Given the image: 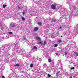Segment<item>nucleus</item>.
<instances>
[{"label":"nucleus","mask_w":78,"mask_h":78,"mask_svg":"<svg viewBox=\"0 0 78 78\" xmlns=\"http://www.w3.org/2000/svg\"><path fill=\"white\" fill-rule=\"evenodd\" d=\"M46 44H47V43L46 42V41H44L43 44L44 45H45Z\"/></svg>","instance_id":"12"},{"label":"nucleus","mask_w":78,"mask_h":78,"mask_svg":"<svg viewBox=\"0 0 78 78\" xmlns=\"http://www.w3.org/2000/svg\"><path fill=\"white\" fill-rule=\"evenodd\" d=\"M48 76L49 77L51 76V75H50L49 74H48Z\"/></svg>","instance_id":"22"},{"label":"nucleus","mask_w":78,"mask_h":78,"mask_svg":"<svg viewBox=\"0 0 78 78\" xmlns=\"http://www.w3.org/2000/svg\"><path fill=\"white\" fill-rule=\"evenodd\" d=\"M0 48L1 49H4L5 48V47L4 46H1L0 47Z\"/></svg>","instance_id":"7"},{"label":"nucleus","mask_w":78,"mask_h":78,"mask_svg":"<svg viewBox=\"0 0 78 78\" xmlns=\"http://www.w3.org/2000/svg\"><path fill=\"white\" fill-rule=\"evenodd\" d=\"M51 6L52 9H55L56 8V6L54 5H51Z\"/></svg>","instance_id":"2"},{"label":"nucleus","mask_w":78,"mask_h":78,"mask_svg":"<svg viewBox=\"0 0 78 78\" xmlns=\"http://www.w3.org/2000/svg\"><path fill=\"white\" fill-rule=\"evenodd\" d=\"M48 61L49 62H51V58H49L48 59Z\"/></svg>","instance_id":"5"},{"label":"nucleus","mask_w":78,"mask_h":78,"mask_svg":"<svg viewBox=\"0 0 78 78\" xmlns=\"http://www.w3.org/2000/svg\"><path fill=\"white\" fill-rule=\"evenodd\" d=\"M58 42H59V43H60L61 42V40H59L58 41Z\"/></svg>","instance_id":"19"},{"label":"nucleus","mask_w":78,"mask_h":78,"mask_svg":"<svg viewBox=\"0 0 78 78\" xmlns=\"http://www.w3.org/2000/svg\"><path fill=\"white\" fill-rule=\"evenodd\" d=\"M65 55H67V53L66 52H65Z\"/></svg>","instance_id":"24"},{"label":"nucleus","mask_w":78,"mask_h":78,"mask_svg":"<svg viewBox=\"0 0 78 78\" xmlns=\"http://www.w3.org/2000/svg\"><path fill=\"white\" fill-rule=\"evenodd\" d=\"M2 39H5V37H2Z\"/></svg>","instance_id":"32"},{"label":"nucleus","mask_w":78,"mask_h":78,"mask_svg":"<svg viewBox=\"0 0 78 78\" xmlns=\"http://www.w3.org/2000/svg\"><path fill=\"white\" fill-rule=\"evenodd\" d=\"M2 78H5V77H4V76H2Z\"/></svg>","instance_id":"29"},{"label":"nucleus","mask_w":78,"mask_h":78,"mask_svg":"<svg viewBox=\"0 0 78 78\" xmlns=\"http://www.w3.org/2000/svg\"><path fill=\"white\" fill-rule=\"evenodd\" d=\"M6 6H7L6 5H3V8H5L6 7Z\"/></svg>","instance_id":"8"},{"label":"nucleus","mask_w":78,"mask_h":78,"mask_svg":"<svg viewBox=\"0 0 78 78\" xmlns=\"http://www.w3.org/2000/svg\"><path fill=\"white\" fill-rule=\"evenodd\" d=\"M39 44L40 45H42V42H39Z\"/></svg>","instance_id":"16"},{"label":"nucleus","mask_w":78,"mask_h":78,"mask_svg":"<svg viewBox=\"0 0 78 78\" xmlns=\"http://www.w3.org/2000/svg\"><path fill=\"white\" fill-rule=\"evenodd\" d=\"M55 69H58V67H57V66L55 67Z\"/></svg>","instance_id":"30"},{"label":"nucleus","mask_w":78,"mask_h":78,"mask_svg":"<svg viewBox=\"0 0 78 78\" xmlns=\"http://www.w3.org/2000/svg\"><path fill=\"white\" fill-rule=\"evenodd\" d=\"M36 39L38 41H40V38L39 37H36Z\"/></svg>","instance_id":"6"},{"label":"nucleus","mask_w":78,"mask_h":78,"mask_svg":"<svg viewBox=\"0 0 78 78\" xmlns=\"http://www.w3.org/2000/svg\"><path fill=\"white\" fill-rule=\"evenodd\" d=\"M23 15H24L25 14V12H23Z\"/></svg>","instance_id":"28"},{"label":"nucleus","mask_w":78,"mask_h":78,"mask_svg":"<svg viewBox=\"0 0 78 78\" xmlns=\"http://www.w3.org/2000/svg\"><path fill=\"white\" fill-rule=\"evenodd\" d=\"M61 28H62V27H60L59 28V29H61Z\"/></svg>","instance_id":"31"},{"label":"nucleus","mask_w":78,"mask_h":78,"mask_svg":"<svg viewBox=\"0 0 78 78\" xmlns=\"http://www.w3.org/2000/svg\"><path fill=\"white\" fill-rule=\"evenodd\" d=\"M38 24L39 25H42V23L41 22H38Z\"/></svg>","instance_id":"11"},{"label":"nucleus","mask_w":78,"mask_h":78,"mask_svg":"<svg viewBox=\"0 0 78 78\" xmlns=\"http://www.w3.org/2000/svg\"><path fill=\"white\" fill-rule=\"evenodd\" d=\"M14 67L16 66H20V64H17L14 66Z\"/></svg>","instance_id":"3"},{"label":"nucleus","mask_w":78,"mask_h":78,"mask_svg":"<svg viewBox=\"0 0 78 78\" xmlns=\"http://www.w3.org/2000/svg\"><path fill=\"white\" fill-rule=\"evenodd\" d=\"M22 20H23H23H25V19L23 17H22Z\"/></svg>","instance_id":"14"},{"label":"nucleus","mask_w":78,"mask_h":78,"mask_svg":"<svg viewBox=\"0 0 78 78\" xmlns=\"http://www.w3.org/2000/svg\"><path fill=\"white\" fill-rule=\"evenodd\" d=\"M74 68H75L74 67H72L71 68V70H73V69H74Z\"/></svg>","instance_id":"20"},{"label":"nucleus","mask_w":78,"mask_h":78,"mask_svg":"<svg viewBox=\"0 0 78 78\" xmlns=\"http://www.w3.org/2000/svg\"><path fill=\"white\" fill-rule=\"evenodd\" d=\"M14 46V44H12V46Z\"/></svg>","instance_id":"33"},{"label":"nucleus","mask_w":78,"mask_h":78,"mask_svg":"<svg viewBox=\"0 0 78 78\" xmlns=\"http://www.w3.org/2000/svg\"><path fill=\"white\" fill-rule=\"evenodd\" d=\"M74 30H73L74 32H75L76 35L78 34V26L76 25L75 27L74 28Z\"/></svg>","instance_id":"1"},{"label":"nucleus","mask_w":78,"mask_h":78,"mask_svg":"<svg viewBox=\"0 0 78 78\" xmlns=\"http://www.w3.org/2000/svg\"><path fill=\"white\" fill-rule=\"evenodd\" d=\"M33 67V64H31L30 65V67L32 68Z\"/></svg>","instance_id":"13"},{"label":"nucleus","mask_w":78,"mask_h":78,"mask_svg":"<svg viewBox=\"0 0 78 78\" xmlns=\"http://www.w3.org/2000/svg\"><path fill=\"white\" fill-rule=\"evenodd\" d=\"M33 49H37V47H36V46H34L33 47Z\"/></svg>","instance_id":"9"},{"label":"nucleus","mask_w":78,"mask_h":78,"mask_svg":"<svg viewBox=\"0 0 78 78\" xmlns=\"http://www.w3.org/2000/svg\"><path fill=\"white\" fill-rule=\"evenodd\" d=\"M76 56H78V54L77 53H76Z\"/></svg>","instance_id":"25"},{"label":"nucleus","mask_w":78,"mask_h":78,"mask_svg":"<svg viewBox=\"0 0 78 78\" xmlns=\"http://www.w3.org/2000/svg\"><path fill=\"white\" fill-rule=\"evenodd\" d=\"M38 30V28L37 27H35L34 29V31H37V30Z\"/></svg>","instance_id":"4"},{"label":"nucleus","mask_w":78,"mask_h":78,"mask_svg":"<svg viewBox=\"0 0 78 78\" xmlns=\"http://www.w3.org/2000/svg\"><path fill=\"white\" fill-rule=\"evenodd\" d=\"M55 54H56V55H57V56H58V53H56Z\"/></svg>","instance_id":"26"},{"label":"nucleus","mask_w":78,"mask_h":78,"mask_svg":"<svg viewBox=\"0 0 78 78\" xmlns=\"http://www.w3.org/2000/svg\"><path fill=\"white\" fill-rule=\"evenodd\" d=\"M61 37H62V36H61Z\"/></svg>","instance_id":"34"},{"label":"nucleus","mask_w":78,"mask_h":78,"mask_svg":"<svg viewBox=\"0 0 78 78\" xmlns=\"http://www.w3.org/2000/svg\"><path fill=\"white\" fill-rule=\"evenodd\" d=\"M18 8L19 9H21V8H20V7L19 6H18Z\"/></svg>","instance_id":"17"},{"label":"nucleus","mask_w":78,"mask_h":78,"mask_svg":"<svg viewBox=\"0 0 78 78\" xmlns=\"http://www.w3.org/2000/svg\"><path fill=\"white\" fill-rule=\"evenodd\" d=\"M23 38H24V39H26V37H25V36L23 37Z\"/></svg>","instance_id":"27"},{"label":"nucleus","mask_w":78,"mask_h":78,"mask_svg":"<svg viewBox=\"0 0 78 78\" xmlns=\"http://www.w3.org/2000/svg\"><path fill=\"white\" fill-rule=\"evenodd\" d=\"M11 26L12 27H16V25L14 24H12Z\"/></svg>","instance_id":"10"},{"label":"nucleus","mask_w":78,"mask_h":78,"mask_svg":"<svg viewBox=\"0 0 78 78\" xmlns=\"http://www.w3.org/2000/svg\"><path fill=\"white\" fill-rule=\"evenodd\" d=\"M52 22H56V20H52Z\"/></svg>","instance_id":"21"},{"label":"nucleus","mask_w":78,"mask_h":78,"mask_svg":"<svg viewBox=\"0 0 78 78\" xmlns=\"http://www.w3.org/2000/svg\"><path fill=\"white\" fill-rule=\"evenodd\" d=\"M9 34H12V32H9Z\"/></svg>","instance_id":"23"},{"label":"nucleus","mask_w":78,"mask_h":78,"mask_svg":"<svg viewBox=\"0 0 78 78\" xmlns=\"http://www.w3.org/2000/svg\"><path fill=\"white\" fill-rule=\"evenodd\" d=\"M7 48L8 49H9V48H11V46H8V47H7Z\"/></svg>","instance_id":"15"},{"label":"nucleus","mask_w":78,"mask_h":78,"mask_svg":"<svg viewBox=\"0 0 78 78\" xmlns=\"http://www.w3.org/2000/svg\"><path fill=\"white\" fill-rule=\"evenodd\" d=\"M0 27H1V25H0Z\"/></svg>","instance_id":"35"},{"label":"nucleus","mask_w":78,"mask_h":78,"mask_svg":"<svg viewBox=\"0 0 78 78\" xmlns=\"http://www.w3.org/2000/svg\"><path fill=\"white\" fill-rule=\"evenodd\" d=\"M57 46H58V44H55L54 45V46L55 47H57Z\"/></svg>","instance_id":"18"}]
</instances>
